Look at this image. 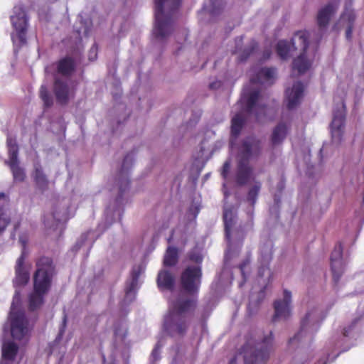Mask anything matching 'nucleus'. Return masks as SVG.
Listing matches in <instances>:
<instances>
[{
  "label": "nucleus",
  "mask_w": 364,
  "mask_h": 364,
  "mask_svg": "<svg viewBox=\"0 0 364 364\" xmlns=\"http://www.w3.org/2000/svg\"><path fill=\"white\" fill-rule=\"evenodd\" d=\"M181 2L182 0H155L153 35L156 41L162 42L171 34Z\"/></svg>",
  "instance_id": "obj_1"
},
{
  "label": "nucleus",
  "mask_w": 364,
  "mask_h": 364,
  "mask_svg": "<svg viewBox=\"0 0 364 364\" xmlns=\"http://www.w3.org/2000/svg\"><path fill=\"white\" fill-rule=\"evenodd\" d=\"M54 266L51 258L41 257L36 262V271L33 276V292L29 296V306L33 311L44 301V296L51 286Z\"/></svg>",
  "instance_id": "obj_2"
},
{
  "label": "nucleus",
  "mask_w": 364,
  "mask_h": 364,
  "mask_svg": "<svg viewBox=\"0 0 364 364\" xmlns=\"http://www.w3.org/2000/svg\"><path fill=\"white\" fill-rule=\"evenodd\" d=\"M196 306L193 299H181L172 302L169 313L164 318V329L171 337L183 336L188 327L187 314Z\"/></svg>",
  "instance_id": "obj_3"
},
{
  "label": "nucleus",
  "mask_w": 364,
  "mask_h": 364,
  "mask_svg": "<svg viewBox=\"0 0 364 364\" xmlns=\"http://www.w3.org/2000/svg\"><path fill=\"white\" fill-rule=\"evenodd\" d=\"M135 152L134 150L128 153L124 158L121 168L116 178V183L119 188V195L115 200L116 208H111L110 206L106 208L105 211V223L98 225L99 230H105L110 226L114 220V213L117 212L119 220L122 215L121 211V204L123 194L129 188L130 180L129 173L134 165Z\"/></svg>",
  "instance_id": "obj_4"
},
{
  "label": "nucleus",
  "mask_w": 364,
  "mask_h": 364,
  "mask_svg": "<svg viewBox=\"0 0 364 364\" xmlns=\"http://www.w3.org/2000/svg\"><path fill=\"white\" fill-rule=\"evenodd\" d=\"M11 337L18 341H28L33 328L34 321L30 318L21 306V295L16 290L8 317Z\"/></svg>",
  "instance_id": "obj_5"
},
{
  "label": "nucleus",
  "mask_w": 364,
  "mask_h": 364,
  "mask_svg": "<svg viewBox=\"0 0 364 364\" xmlns=\"http://www.w3.org/2000/svg\"><path fill=\"white\" fill-rule=\"evenodd\" d=\"M233 209V207L225 208L223 211L225 235L228 242V249L225 255V262H228L235 254L236 256L239 255L245 236L242 226L235 227V217Z\"/></svg>",
  "instance_id": "obj_6"
},
{
  "label": "nucleus",
  "mask_w": 364,
  "mask_h": 364,
  "mask_svg": "<svg viewBox=\"0 0 364 364\" xmlns=\"http://www.w3.org/2000/svg\"><path fill=\"white\" fill-rule=\"evenodd\" d=\"M273 341L272 333L263 338L261 342L248 340L241 348L245 364H264L269 358Z\"/></svg>",
  "instance_id": "obj_7"
},
{
  "label": "nucleus",
  "mask_w": 364,
  "mask_h": 364,
  "mask_svg": "<svg viewBox=\"0 0 364 364\" xmlns=\"http://www.w3.org/2000/svg\"><path fill=\"white\" fill-rule=\"evenodd\" d=\"M15 33L11 34V40L14 46V53L26 44V33L29 18L22 4H18L13 9V14L10 17Z\"/></svg>",
  "instance_id": "obj_8"
},
{
  "label": "nucleus",
  "mask_w": 364,
  "mask_h": 364,
  "mask_svg": "<svg viewBox=\"0 0 364 364\" xmlns=\"http://www.w3.org/2000/svg\"><path fill=\"white\" fill-rule=\"evenodd\" d=\"M309 34L306 31H299L293 36V46L301 51L300 55L293 60L292 68L299 75L305 73L311 66V61L306 55L309 44Z\"/></svg>",
  "instance_id": "obj_9"
},
{
  "label": "nucleus",
  "mask_w": 364,
  "mask_h": 364,
  "mask_svg": "<svg viewBox=\"0 0 364 364\" xmlns=\"http://www.w3.org/2000/svg\"><path fill=\"white\" fill-rule=\"evenodd\" d=\"M68 204L69 199L63 198L59 208L55 207L50 215L44 216L43 223L46 228L58 232V236L63 234L65 223L69 219L70 205Z\"/></svg>",
  "instance_id": "obj_10"
},
{
  "label": "nucleus",
  "mask_w": 364,
  "mask_h": 364,
  "mask_svg": "<svg viewBox=\"0 0 364 364\" xmlns=\"http://www.w3.org/2000/svg\"><path fill=\"white\" fill-rule=\"evenodd\" d=\"M76 90V83L72 79H63L55 77L54 92L56 100L61 105H65L70 98H73Z\"/></svg>",
  "instance_id": "obj_11"
},
{
  "label": "nucleus",
  "mask_w": 364,
  "mask_h": 364,
  "mask_svg": "<svg viewBox=\"0 0 364 364\" xmlns=\"http://www.w3.org/2000/svg\"><path fill=\"white\" fill-rule=\"evenodd\" d=\"M200 266H189L181 274V287L187 293H195L198 291L201 277Z\"/></svg>",
  "instance_id": "obj_12"
},
{
  "label": "nucleus",
  "mask_w": 364,
  "mask_h": 364,
  "mask_svg": "<svg viewBox=\"0 0 364 364\" xmlns=\"http://www.w3.org/2000/svg\"><path fill=\"white\" fill-rule=\"evenodd\" d=\"M346 121V105L342 102L341 106L333 111V119L331 123V133L332 141L334 143L339 144L341 142Z\"/></svg>",
  "instance_id": "obj_13"
},
{
  "label": "nucleus",
  "mask_w": 364,
  "mask_h": 364,
  "mask_svg": "<svg viewBox=\"0 0 364 364\" xmlns=\"http://www.w3.org/2000/svg\"><path fill=\"white\" fill-rule=\"evenodd\" d=\"M19 242L22 244V251L21 256L18 258L16 261V277L14 279V285L15 287L26 285L30 279L28 272L23 267V263L27 255V239L23 236H21L19 237Z\"/></svg>",
  "instance_id": "obj_14"
},
{
  "label": "nucleus",
  "mask_w": 364,
  "mask_h": 364,
  "mask_svg": "<svg viewBox=\"0 0 364 364\" xmlns=\"http://www.w3.org/2000/svg\"><path fill=\"white\" fill-rule=\"evenodd\" d=\"M144 271V268L141 264L134 265L132 267L130 277L126 282L124 303H130L135 299L136 291L141 285L139 277Z\"/></svg>",
  "instance_id": "obj_15"
},
{
  "label": "nucleus",
  "mask_w": 364,
  "mask_h": 364,
  "mask_svg": "<svg viewBox=\"0 0 364 364\" xmlns=\"http://www.w3.org/2000/svg\"><path fill=\"white\" fill-rule=\"evenodd\" d=\"M291 294L289 291L284 290V298L282 300H276L274 302V314L272 321L276 322L279 318L287 319L291 315Z\"/></svg>",
  "instance_id": "obj_16"
},
{
  "label": "nucleus",
  "mask_w": 364,
  "mask_h": 364,
  "mask_svg": "<svg viewBox=\"0 0 364 364\" xmlns=\"http://www.w3.org/2000/svg\"><path fill=\"white\" fill-rule=\"evenodd\" d=\"M262 151L261 141L255 136H248L242 142L241 155L248 161L252 156H259Z\"/></svg>",
  "instance_id": "obj_17"
},
{
  "label": "nucleus",
  "mask_w": 364,
  "mask_h": 364,
  "mask_svg": "<svg viewBox=\"0 0 364 364\" xmlns=\"http://www.w3.org/2000/svg\"><path fill=\"white\" fill-rule=\"evenodd\" d=\"M343 247L341 243H338L331 255V268L333 274V279L338 283L343 273Z\"/></svg>",
  "instance_id": "obj_18"
},
{
  "label": "nucleus",
  "mask_w": 364,
  "mask_h": 364,
  "mask_svg": "<svg viewBox=\"0 0 364 364\" xmlns=\"http://www.w3.org/2000/svg\"><path fill=\"white\" fill-rule=\"evenodd\" d=\"M337 9L338 5L330 3L318 11L316 21L321 30L327 27L332 16L336 12Z\"/></svg>",
  "instance_id": "obj_19"
},
{
  "label": "nucleus",
  "mask_w": 364,
  "mask_h": 364,
  "mask_svg": "<svg viewBox=\"0 0 364 364\" xmlns=\"http://www.w3.org/2000/svg\"><path fill=\"white\" fill-rule=\"evenodd\" d=\"M304 86L301 82H296L291 90H287V107L289 109L295 108L300 102V100L303 96Z\"/></svg>",
  "instance_id": "obj_20"
},
{
  "label": "nucleus",
  "mask_w": 364,
  "mask_h": 364,
  "mask_svg": "<svg viewBox=\"0 0 364 364\" xmlns=\"http://www.w3.org/2000/svg\"><path fill=\"white\" fill-rule=\"evenodd\" d=\"M127 334V328L122 321H118L114 326V350L127 347L128 343L126 342Z\"/></svg>",
  "instance_id": "obj_21"
},
{
  "label": "nucleus",
  "mask_w": 364,
  "mask_h": 364,
  "mask_svg": "<svg viewBox=\"0 0 364 364\" xmlns=\"http://www.w3.org/2000/svg\"><path fill=\"white\" fill-rule=\"evenodd\" d=\"M289 129V125L284 122H279L274 127L270 136L272 146L281 145L283 143L288 134Z\"/></svg>",
  "instance_id": "obj_22"
},
{
  "label": "nucleus",
  "mask_w": 364,
  "mask_h": 364,
  "mask_svg": "<svg viewBox=\"0 0 364 364\" xmlns=\"http://www.w3.org/2000/svg\"><path fill=\"white\" fill-rule=\"evenodd\" d=\"M75 63L70 57H65L60 60L57 64L58 74L61 76L60 78L71 79L70 75L75 69ZM59 77V76H58Z\"/></svg>",
  "instance_id": "obj_23"
},
{
  "label": "nucleus",
  "mask_w": 364,
  "mask_h": 364,
  "mask_svg": "<svg viewBox=\"0 0 364 364\" xmlns=\"http://www.w3.org/2000/svg\"><path fill=\"white\" fill-rule=\"evenodd\" d=\"M252 173V168L247 162L241 161L238 164L235 176L236 184L238 186L247 184Z\"/></svg>",
  "instance_id": "obj_24"
},
{
  "label": "nucleus",
  "mask_w": 364,
  "mask_h": 364,
  "mask_svg": "<svg viewBox=\"0 0 364 364\" xmlns=\"http://www.w3.org/2000/svg\"><path fill=\"white\" fill-rule=\"evenodd\" d=\"M175 277L168 270L162 269L158 273L157 285L161 290H172L175 287Z\"/></svg>",
  "instance_id": "obj_25"
},
{
  "label": "nucleus",
  "mask_w": 364,
  "mask_h": 364,
  "mask_svg": "<svg viewBox=\"0 0 364 364\" xmlns=\"http://www.w3.org/2000/svg\"><path fill=\"white\" fill-rule=\"evenodd\" d=\"M193 161L191 168V174L198 177L205 165L204 147L203 146V140L200 141L199 151L193 154Z\"/></svg>",
  "instance_id": "obj_26"
},
{
  "label": "nucleus",
  "mask_w": 364,
  "mask_h": 364,
  "mask_svg": "<svg viewBox=\"0 0 364 364\" xmlns=\"http://www.w3.org/2000/svg\"><path fill=\"white\" fill-rule=\"evenodd\" d=\"M6 146L8 149L9 160H6L5 164L18 163V145L16 142V139L10 134L7 136Z\"/></svg>",
  "instance_id": "obj_27"
},
{
  "label": "nucleus",
  "mask_w": 364,
  "mask_h": 364,
  "mask_svg": "<svg viewBox=\"0 0 364 364\" xmlns=\"http://www.w3.org/2000/svg\"><path fill=\"white\" fill-rule=\"evenodd\" d=\"M276 49L278 55L283 60L289 58L292 55L293 51L297 50L293 46V38L290 42L286 40L279 41Z\"/></svg>",
  "instance_id": "obj_28"
},
{
  "label": "nucleus",
  "mask_w": 364,
  "mask_h": 364,
  "mask_svg": "<svg viewBox=\"0 0 364 364\" xmlns=\"http://www.w3.org/2000/svg\"><path fill=\"white\" fill-rule=\"evenodd\" d=\"M245 124V119L244 116L240 113L236 114L231 120L232 136L237 138L240 135Z\"/></svg>",
  "instance_id": "obj_29"
},
{
  "label": "nucleus",
  "mask_w": 364,
  "mask_h": 364,
  "mask_svg": "<svg viewBox=\"0 0 364 364\" xmlns=\"http://www.w3.org/2000/svg\"><path fill=\"white\" fill-rule=\"evenodd\" d=\"M33 179L39 189L43 191L47 189L48 186V181L40 166H35Z\"/></svg>",
  "instance_id": "obj_30"
},
{
  "label": "nucleus",
  "mask_w": 364,
  "mask_h": 364,
  "mask_svg": "<svg viewBox=\"0 0 364 364\" xmlns=\"http://www.w3.org/2000/svg\"><path fill=\"white\" fill-rule=\"evenodd\" d=\"M178 259V249L175 247H168L164 257V265L165 267H173L177 264Z\"/></svg>",
  "instance_id": "obj_31"
},
{
  "label": "nucleus",
  "mask_w": 364,
  "mask_h": 364,
  "mask_svg": "<svg viewBox=\"0 0 364 364\" xmlns=\"http://www.w3.org/2000/svg\"><path fill=\"white\" fill-rule=\"evenodd\" d=\"M261 188V182L259 181H255L254 185L249 188L247 195V201L250 204L252 207H254L257 202Z\"/></svg>",
  "instance_id": "obj_32"
},
{
  "label": "nucleus",
  "mask_w": 364,
  "mask_h": 364,
  "mask_svg": "<svg viewBox=\"0 0 364 364\" xmlns=\"http://www.w3.org/2000/svg\"><path fill=\"white\" fill-rule=\"evenodd\" d=\"M274 73L275 70L272 68H262L258 71L257 74V79L252 78L251 81L256 82H259L262 80L267 81L269 80L274 77Z\"/></svg>",
  "instance_id": "obj_33"
},
{
  "label": "nucleus",
  "mask_w": 364,
  "mask_h": 364,
  "mask_svg": "<svg viewBox=\"0 0 364 364\" xmlns=\"http://www.w3.org/2000/svg\"><path fill=\"white\" fill-rule=\"evenodd\" d=\"M225 4L223 0H211L209 9V14L214 18L219 16L223 11Z\"/></svg>",
  "instance_id": "obj_34"
},
{
  "label": "nucleus",
  "mask_w": 364,
  "mask_h": 364,
  "mask_svg": "<svg viewBox=\"0 0 364 364\" xmlns=\"http://www.w3.org/2000/svg\"><path fill=\"white\" fill-rule=\"evenodd\" d=\"M13 174L14 180L15 181H23L25 178V172L23 168H21L19 166V162L18 163H10L7 164Z\"/></svg>",
  "instance_id": "obj_35"
},
{
  "label": "nucleus",
  "mask_w": 364,
  "mask_h": 364,
  "mask_svg": "<svg viewBox=\"0 0 364 364\" xmlns=\"http://www.w3.org/2000/svg\"><path fill=\"white\" fill-rule=\"evenodd\" d=\"M258 48V43L252 41L250 44L246 47L239 55V61H245L251 55H252Z\"/></svg>",
  "instance_id": "obj_36"
},
{
  "label": "nucleus",
  "mask_w": 364,
  "mask_h": 364,
  "mask_svg": "<svg viewBox=\"0 0 364 364\" xmlns=\"http://www.w3.org/2000/svg\"><path fill=\"white\" fill-rule=\"evenodd\" d=\"M260 96V91L259 90H255L251 91L247 100V111L251 112L253 108L255 107L259 97Z\"/></svg>",
  "instance_id": "obj_37"
},
{
  "label": "nucleus",
  "mask_w": 364,
  "mask_h": 364,
  "mask_svg": "<svg viewBox=\"0 0 364 364\" xmlns=\"http://www.w3.org/2000/svg\"><path fill=\"white\" fill-rule=\"evenodd\" d=\"M40 97L43 100L44 105L47 107L53 105V100L51 95L50 94L47 86L42 85L40 88Z\"/></svg>",
  "instance_id": "obj_38"
},
{
  "label": "nucleus",
  "mask_w": 364,
  "mask_h": 364,
  "mask_svg": "<svg viewBox=\"0 0 364 364\" xmlns=\"http://www.w3.org/2000/svg\"><path fill=\"white\" fill-rule=\"evenodd\" d=\"M341 18V19L347 22L348 26H354V22L355 21V14L352 9H350L346 6Z\"/></svg>",
  "instance_id": "obj_39"
},
{
  "label": "nucleus",
  "mask_w": 364,
  "mask_h": 364,
  "mask_svg": "<svg viewBox=\"0 0 364 364\" xmlns=\"http://www.w3.org/2000/svg\"><path fill=\"white\" fill-rule=\"evenodd\" d=\"M200 208V203L198 200H196L195 199L193 200L191 205L189 207L188 211V217L189 218H196L198 214L199 213Z\"/></svg>",
  "instance_id": "obj_40"
},
{
  "label": "nucleus",
  "mask_w": 364,
  "mask_h": 364,
  "mask_svg": "<svg viewBox=\"0 0 364 364\" xmlns=\"http://www.w3.org/2000/svg\"><path fill=\"white\" fill-rule=\"evenodd\" d=\"M189 260L200 265L203 262V256L197 247L193 248L188 255Z\"/></svg>",
  "instance_id": "obj_41"
},
{
  "label": "nucleus",
  "mask_w": 364,
  "mask_h": 364,
  "mask_svg": "<svg viewBox=\"0 0 364 364\" xmlns=\"http://www.w3.org/2000/svg\"><path fill=\"white\" fill-rule=\"evenodd\" d=\"M271 258V253H269L265 257V261H259V263L261 264L260 267L258 269V275L259 277H264L265 272L269 271V264L270 263Z\"/></svg>",
  "instance_id": "obj_42"
},
{
  "label": "nucleus",
  "mask_w": 364,
  "mask_h": 364,
  "mask_svg": "<svg viewBox=\"0 0 364 364\" xmlns=\"http://www.w3.org/2000/svg\"><path fill=\"white\" fill-rule=\"evenodd\" d=\"M92 234L91 231L84 233L81 235L80 238L76 242L75 245L72 248V251L77 252L80 250L87 242L90 235Z\"/></svg>",
  "instance_id": "obj_43"
},
{
  "label": "nucleus",
  "mask_w": 364,
  "mask_h": 364,
  "mask_svg": "<svg viewBox=\"0 0 364 364\" xmlns=\"http://www.w3.org/2000/svg\"><path fill=\"white\" fill-rule=\"evenodd\" d=\"M81 24L83 25L82 28H80L77 31L79 35L82 34L85 37H88L90 35V32L91 30V21L90 19L83 22L82 20L80 21Z\"/></svg>",
  "instance_id": "obj_44"
},
{
  "label": "nucleus",
  "mask_w": 364,
  "mask_h": 364,
  "mask_svg": "<svg viewBox=\"0 0 364 364\" xmlns=\"http://www.w3.org/2000/svg\"><path fill=\"white\" fill-rule=\"evenodd\" d=\"M163 343H161V341L159 340L154 349L152 350L151 354V362L153 363L154 361L159 360L160 359V349L162 348Z\"/></svg>",
  "instance_id": "obj_45"
},
{
  "label": "nucleus",
  "mask_w": 364,
  "mask_h": 364,
  "mask_svg": "<svg viewBox=\"0 0 364 364\" xmlns=\"http://www.w3.org/2000/svg\"><path fill=\"white\" fill-rule=\"evenodd\" d=\"M9 222L10 219L4 213L3 209L0 208V233L4 230Z\"/></svg>",
  "instance_id": "obj_46"
},
{
  "label": "nucleus",
  "mask_w": 364,
  "mask_h": 364,
  "mask_svg": "<svg viewBox=\"0 0 364 364\" xmlns=\"http://www.w3.org/2000/svg\"><path fill=\"white\" fill-rule=\"evenodd\" d=\"M309 317H310V314L309 313H307L306 316L303 318V320L301 321V331L297 333L296 334L294 338H290L289 340V343H291L293 342V341L294 340H299V337H300V335L301 334L302 331H303V329L305 327V326L307 324L309 320Z\"/></svg>",
  "instance_id": "obj_47"
},
{
  "label": "nucleus",
  "mask_w": 364,
  "mask_h": 364,
  "mask_svg": "<svg viewBox=\"0 0 364 364\" xmlns=\"http://www.w3.org/2000/svg\"><path fill=\"white\" fill-rule=\"evenodd\" d=\"M97 45L96 43L93 44V46L91 47L89 54H88V58L90 61L95 60L97 58Z\"/></svg>",
  "instance_id": "obj_48"
},
{
  "label": "nucleus",
  "mask_w": 364,
  "mask_h": 364,
  "mask_svg": "<svg viewBox=\"0 0 364 364\" xmlns=\"http://www.w3.org/2000/svg\"><path fill=\"white\" fill-rule=\"evenodd\" d=\"M230 164L229 161H225L223 166V169H222V176L223 178H227L228 176V174L230 171Z\"/></svg>",
  "instance_id": "obj_49"
},
{
  "label": "nucleus",
  "mask_w": 364,
  "mask_h": 364,
  "mask_svg": "<svg viewBox=\"0 0 364 364\" xmlns=\"http://www.w3.org/2000/svg\"><path fill=\"white\" fill-rule=\"evenodd\" d=\"M66 323H67V316H66V315H65L63 316V322H62L61 326L59 330V333H58L59 337H61L63 336V334L64 333L65 328H66Z\"/></svg>",
  "instance_id": "obj_50"
},
{
  "label": "nucleus",
  "mask_w": 364,
  "mask_h": 364,
  "mask_svg": "<svg viewBox=\"0 0 364 364\" xmlns=\"http://www.w3.org/2000/svg\"><path fill=\"white\" fill-rule=\"evenodd\" d=\"M114 353H113L110 355V362L109 363L107 361L105 355L102 353V358L103 363L104 364H115V358H115V355H114Z\"/></svg>",
  "instance_id": "obj_51"
},
{
  "label": "nucleus",
  "mask_w": 364,
  "mask_h": 364,
  "mask_svg": "<svg viewBox=\"0 0 364 364\" xmlns=\"http://www.w3.org/2000/svg\"><path fill=\"white\" fill-rule=\"evenodd\" d=\"M353 27V26H348L346 31V37L349 41L351 40L352 38Z\"/></svg>",
  "instance_id": "obj_52"
},
{
  "label": "nucleus",
  "mask_w": 364,
  "mask_h": 364,
  "mask_svg": "<svg viewBox=\"0 0 364 364\" xmlns=\"http://www.w3.org/2000/svg\"><path fill=\"white\" fill-rule=\"evenodd\" d=\"M250 263V259H246L245 261H243L241 264H239L238 267L240 270L241 271V273L244 274V270L245 267Z\"/></svg>",
  "instance_id": "obj_53"
},
{
  "label": "nucleus",
  "mask_w": 364,
  "mask_h": 364,
  "mask_svg": "<svg viewBox=\"0 0 364 364\" xmlns=\"http://www.w3.org/2000/svg\"><path fill=\"white\" fill-rule=\"evenodd\" d=\"M223 83L221 81H215L210 84L209 87L210 89L215 90L220 87Z\"/></svg>",
  "instance_id": "obj_54"
},
{
  "label": "nucleus",
  "mask_w": 364,
  "mask_h": 364,
  "mask_svg": "<svg viewBox=\"0 0 364 364\" xmlns=\"http://www.w3.org/2000/svg\"><path fill=\"white\" fill-rule=\"evenodd\" d=\"M226 185H227L226 183L224 184L225 198H227L228 197V196H229V193H228V191H227L228 186Z\"/></svg>",
  "instance_id": "obj_55"
},
{
  "label": "nucleus",
  "mask_w": 364,
  "mask_h": 364,
  "mask_svg": "<svg viewBox=\"0 0 364 364\" xmlns=\"http://www.w3.org/2000/svg\"><path fill=\"white\" fill-rule=\"evenodd\" d=\"M183 36H184V37H183V41H186V39H187V33H186V31H183Z\"/></svg>",
  "instance_id": "obj_56"
},
{
  "label": "nucleus",
  "mask_w": 364,
  "mask_h": 364,
  "mask_svg": "<svg viewBox=\"0 0 364 364\" xmlns=\"http://www.w3.org/2000/svg\"><path fill=\"white\" fill-rule=\"evenodd\" d=\"M204 9H205V4H203V5L202 6L201 11H202V10H203Z\"/></svg>",
  "instance_id": "obj_57"
},
{
  "label": "nucleus",
  "mask_w": 364,
  "mask_h": 364,
  "mask_svg": "<svg viewBox=\"0 0 364 364\" xmlns=\"http://www.w3.org/2000/svg\"><path fill=\"white\" fill-rule=\"evenodd\" d=\"M92 244V242H89V247H90V248L91 247Z\"/></svg>",
  "instance_id": "obj_58"
},
{
  "label": "nucleus",
  "mask_w": 364,
  "mask_h": 364,
  "mask_svg": "<svg viewBox=\"0 0 364 364\" xmlns=\"http://www.w3.org/2000/svg\"><path fill=\"white\" fill-rule=\"evenodd\" d=\"M4 194L3 193H1L0 194V197H3V196H4Z\"/></svg>",
  "instance_id": "obj_59"
},
{
  "label": "nucleus",
  "mask_w": 364,
  "mask_h": 364,
  "mask_svg": "<svg viewBox=\"0 0 364 364\" xmlns=\"http://www.w3.org/2000/svg\"><path fill=\"white\" fill-rule=\"evenodd\" d=\"M198 121V119H196V120L195 121V123H197Z\"/></svg>",
  "instance_id": "obj_60"
},
{
  "label": "nucleus",
  "mask_w": 364,
  "mask_h": 364,
  "mask_svg": "<svg viewBox=\"0 0 364 364\" xmlns=\"http://www.w3.org/2000/svg\"><path fill=\"white\" fill-rule=\"evenodd\" d=\"M198 121V119H196V120L195 121V123H197Z\"/></svg>",
  "instance_id": "obj_61"
},
{
  "label": "nucleus",
  "mask_w": 364,
  "mask_h": 364,
  "mask_svg": "<svg viewBox=\"0 0 364 364\" xmlns=\"http://www.w3.org/2000/svg\"><path fill=\"white\" fill-rule=\"evenodd\" d=\"M198 121V119H196V120L195 121V123H197Z\"/></svg>",
  "instance_id": "obj_62"
},
{
  "label": "nucleus",
  "mask_w": 364,
  "mask_h": 364,
  "mask_svg": "<svg viewBox=\"0 0 364 364\" xmlns=\"http://www.w3.org/2000/svg\"><path fill=\"white\" fill-rule=\"evenodd\" d=\"M323 364H326V363H323Z\"/></svg>",
  "instance_id": "obj_63"
}]
</instances>
